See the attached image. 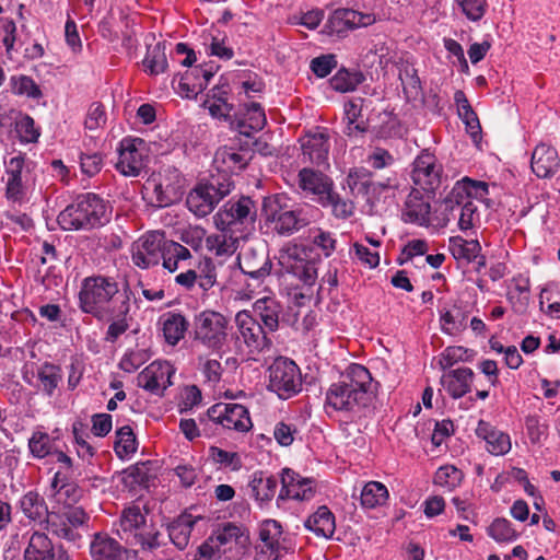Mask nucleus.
Returning <instances> with one entry per match:
<instances>
[{
    "instance_id": "f704fd0d",
    "label": "nucleus",
    "mask_w": 560,
    "mask_h": 560,
    "mask_svg": "<svg viewBox=\"0 0 560 560\" xmlns=\"http://www.w3.org/2000/svg\"><path fill=\"white\" fill-rule=\"evenodd\" d=\"M277 488V478L262 471H255L247 486L248 495L254 499L259 506L268 504L273 499Z\"/></svg>"
},
{
    "instance_id": "a19ab883",
    "label": "nucleus",
    "mask_w": 560,
    "mask_h": 560,
    "mask_svg": "<svg viewBox=\"0 0 560 560\" xmlns=\"http://www.w3.org/2000/svg\"><path fill=\"white\" fill-rule=\"evenodd\" d=\"M205 50L210 56H215L223 60H230L234 56L232 47L226 44L224 33L215 27L205 31L201 35Z\"/></svg>"
},
{
    "instance_id": "8fccbe9b",
    "label": "nucleus",
    "mask_w": 560,
    "mask_h": 560,
    "mask_svg": "<svg viewBox=\"0 0 560 560\" xmlns=\"http://www.w3.org/2000/svg\"><path fill=\"white\" fill-rule=\"evenodd\" d=\"M448 250L457 261L470 262L479 256L481 246L477 240L467 241L462 236H452L448 240Z\"/></svg>"
},
{
    "instance_id": "13d9d810",
    "label": "nucleus",
    "mask_w": 560,
    "mask_h": 560,
    "mask_svg": "<svg viewBox=\"0 0 560 560\" xmlns=\"http://www.w3.org/2000/svg\"><path fill=\"white\" fill-rule=\"evenodd\" d=\"M487 534L499 544L513 542L520 536L513 524L503 517L493 520L487 528Z\"/></svg>"
},
{
    "instance_id": "338daca9",
    "label": "nucleus",
    "mask_w": 560,
    "mask_h": 560,
    "mask_svg": "<svg viewBox=\"0 0 560 560\" xmlns=\"http://www.w3.org/2000/svg\"><path fill=\"white\" fill-rule=\"evenodd\" d=\"M347 184L353 194L368 196L375 189L376 184L370 179V174L364 168L351 170L347 177Z\"/></svg>"
},
{
    "instance_id": "e2e57ef3",
    "label": "nucleus",
    "mask_w": 560,
    "mask_h": 560,
    "mask_svg": "<svg viewBox=\"0 0 560 560\" xmlns=\"http://www.w3.org/2000/svg\"><path fill=\"white\" fill-rule=\"evenodd\" d=\"M148 191H152L155 196L159 207H166L173 201L174 187L165 184L161 174L151 175L144 185Z\"/></svg>"
},
{
    "instance_id": "603ef678",
    "label": "nucleus",
    "mask_w": 560,
    "mask_h": 560,
    "mask_svg": "<svg viewBox=\"0 0 560 560\" xmlns=\"http://www.w3.org/2000/svg\"><path fill=\"white\" fill-rule=\"evenodd\" d=\"M130 310V300L126 302V310L121 308V313H119L120 308L115 306L108 314V317L103 320L110 322L107 332H106V341L115 342L122 334L127 331L129 328L128 323V313Z\"/></svg>"
},
{
    "instance_id": "9b49d317",
    "label": "nucleus",
    "mask_w": 560,
    "mask_h": 560,
    "mask_svg": "<svg viewBox=\"0 0 560 560\" xmlns=\"http://www.w3.org/2000/svg\"><path fill=\"white\" fill-rule=\"evenodd\" d=\"M279 262L288 273L302 282L310 295L318 275L316 264L306 258L305 252L298 246L288 247L280 253Z\"/></svg>"
},
{
    "instance_id": "6e6d98bb",
    "label": "nucleus",
    "mask_w": 560,
    "mask_h": 560,
    "mask_svg": "<svg viewBox=\"0 0 560 560\" xmlns=\"http://www.w3.org/2000/svg\"><path fill=\"white\" fill-rule=\"evenodd\" d=\"M47 528L59 538L74 540L77 533L71 530L62 508L52 506L47 520Z\"/></svg>"
},
{
    "instance_id": "bf43d9fd",
    "label": "nucleus",
    "mask_w": 560,
    "mask_h": 560,
    "mask_svg": "<svg viewBox=\"0 0 560 560\" xmlns=\"http://www.w3.org/2000/svg\"><path fill=\"white\" fill-rule=\"evenodd\" d=\"M464 479V474L456 466L447 464L438 468L434 474V485L445 489L446 491H452L458 486H460Z\"/></svg>"
},
{
    "instance_id": "4468645a",
    "label": "nucleus",
    "mask_w": 560,
    "mask_h": 560,
    "mask_svg": "<svg viewBox=\"0 0 560 560\" xmlns=\"http://www.w3.org/2000/svg\"><path fill=\"white\" fill-rule=\"evenodd\" d=\"M282 526L275 520L264 521L259 528V541L255 546L254 560H279L285 549Z\"/></svg>"
},
{
    "instance_id": "680f3d73",
    "label": "nucleus",
    "mask_w": 560,
    "mask_h": 560,
    "mask_svg": "<svg viewBox=\"0 0 560 560\" xmlns=\"http://www.w3.org/2000/svg\"><path fill=\"white\" fill-rule=\"evenodd\" d=\"M454 8L469 22L481 21L488 12V0H453Z\"/></svg>"
},
{
    "instance_id": "864d4df0",
    "label": "nucleus",
    "mask_w": 560,
    "mask_h": 560,
    "mask_svg": "<svg viewBox=\"0 0 560 560\" xmlns=\"http://www.w3.org/2000/svg\"><path fill=\"white\" fill-rule=\"evenodd\" d=\"M389 493L386 486L380 481L365 483L361 491V505L364 509H375L386 504Z\"/></svg>"
},
{
    "instance_id": "c85d7f7f",
    "label": "nucleus",
    "mask_w": 560,
    "mask_h": 560,
    "mask_svg": "<svg viewBox=\"0 0 560 560\" xmlns=\"http://www.w3.org/2000/svg\"><path fill=\"white\" fill-rule=\"evenodd\" d=\"M476 435L486 442L487 451L494 456L505 455L512 447L510 435L485 420H479Z\"/></svg>"
},
{
    "instance_id": "b1692460",
    "label": "nucleus",
    "mask_w": 560,
    "mask_h": 560,
    "mask_svg": "<svg viewBox=\"0 0 560 560\" xmlns=\"http://www.w3.org/2000/svg\"><path fill=\"white\" fill-rule=\"evenodd\" d=\"M299 187L322 203L332 190L334 182L322 172L304 167L299 172Z\"/></svg>"
},
{
    "instance_id": "412c9836",
    "label": "nucleus",
    "mask_w": 560,
    "mask_h": 560,
    "mask_svg": "<svg viewBox=\"0 0 560 560\" xmlns=\"http://www.w3.org/2000/svg\"><path fill=\"white\" fill-rule=\"evenodd\" d=\"M62 370L59 365L44 362L33 371L35 382L27 376V372L23 375V380L45 396L52 397L62 382Z\"/></svg>"
},
{
    "instance_id": "7c9ffc66",
    "label": "nucleus",
    "mask_w": 560,
    "mask_h": 560,
    "mask_svg": "<svg viewBox=\"0 0 560 560\" xmlns=\"http://www.w3.org/2000/svg\"><path fill=\"white\" fill-rule=\"evenodd\" d=\"M560 166L558 151L546 143L536 145L532 154L530 167L539 178L551 177Z\"/></svg>"
},
{
    "instance_id": "20e7f679",
    "label": "nucleus",
    "mask_w": 560,
    "mask_h": 560,
    "mask_svg": "<svg viewBox=\"0 0 560 560\" xmlns=\"http://www.w3.org/2000/svg\"><path fill=\"white\" fill-rule=\"evenodd\" d=\"M231 330L230 319L220 312L205 310L195 316L194 339L210 351H223L230 343Z\"/></svg>"
},
{
    "instance_id": "a18cd8bd",
    "label": "nucleus",
    "mask_w": 560,
    "mask_h": 560,
    "mask_svg": "<svg viewBox=\"0 0 560 560\" xmlns=\"http://www.w3.org/2000/svg\"><path fill=\"white\" fill-rule=\"evenodd\" d=\"M22 513L31 521H46L49 511L43 497L36 491H28L19 501Z\"/></svg>"
},
{
    "instance_id": "de8ad7c7",
    "label": "nucleus",
    "mask_w": 560,
    "mask_h": 560,
    "mask_svg": "<svg viewBox=\"0 0 560 560\" xmlns=\"http://www.w3.org/2000/svg\"><path fill=\"white\" fill-rule=\"evenodd\" d=\"M161 259L163 261V268L173 273L183 267L186 261L191 259V254L184 245L177 242L166 241Z\"/></svg>"
},
{
    "instance_id": "5701e85b",
    "label": "nucleus",
    "mask_w": 560,
    "mask_h": 560,
    "mask_svg": "<svg viewBox=\"0 0 560 560\" xmlns=\"http://www.w3.org/2000/svg\"><path fill=\"white\" fill-rule=\"evenodd\" d=\"M212 75L211 72L196 67L186 70L180 77L174 78L172 84L182 97L195 98L206 89Z\"/></svg>"
},
{
    "instance_id": "58836bf2",
    "label": "nucleus",
    "mask_w": 560,
    "mask_h": 560,
    "mask_svg": "<svg viewBox=\"0 0 560 560\" xmlns=\"http://www.w3.org/2000/svg\"><path fill=\"white\" fill-rule=\"evenodd\" d=\"M200 520H202L200 516L183 513L168 525V537L179 550L188 546L192 527Z\"/></svg>"
},
{
    "instance_id": "774afa93",
    "label": "nucleus",
    "mask_w": 560,
    "mask_h": 560,
    "mask_svg": "<svg viewBox=\"0 0 560 560\" xmlns=\"http://www.w3.org/2000/svg\"><path fill=\"white\" fill-rule=\"evenodd\" d=\"M211 92L212 94H207L202 101V107L208 109L213 118H226L232 109L231 105L220 95L219 89H213Z\"/></svg>"
},
{
    "instance_id": "c756f323",
    "label": "nucleus",
    "mask_w": 560,
    "mask_h": 560,
    "mask_svg": "<svg viewBox=\"0 0 560 560\" xmlns=\"http://www.w3.org/2000/svg\"><path fill=\"white\" fill-rule=\"evenodd\" d=\"M92 560H125L128 550L108 534L97 533L90 544Z\"/></svg>"
},
{
    "instance_id": "0e129e2a",
    "label": "nucleus",
    "mask_w": 560,
    "mask_h": 560,
    "mask_svg": "<svg viewBox=\"0 0 560 560\" xmlns=\"http://www.w3.org/2000/svg\"><path fill=\"white\" fill-rule=\"evenodd\" d=\"M243 536L242 528L233 523H228L215 530L210 537L224 551L231 549L233 545L238 544Z\"/></svg>"
},
{
    "instance_id": "4be33fe9",
    "label": "nucleus",
    "mask_w": 560,
    "mask_h": 560,
    "mask_svg": "<svg viewBox=\"0 0 560 560\" xmlns=\"http://www.w3.org/2000/svg\"><path fill=\"white\" fill-rule=\"evenodd\" d=\"M281 482L282 488L278 495V501L285 499L308 501L315 494L313 481L307 478H302L289 468L283 469Z\"/></svg>"
},
{
    "instance_id": "9d476101",
    "label": "nucleus",
    "mask_w": 560,
    "mask_h": 560,
    "mask_svg": "<svg viewBox=\"0 0 560 560\" xmlns=\"http://www.w3.org/2000/svg\"><path fill=\"white\" fill-rule=\"evenodd\" d=\"M150 149L141 138L126 137L119 142L117 171L124 176L137 177L147 167Z\"/></svg>"
},
{
    "instance_id": "4d7b16f0",
    "label": "nucleus",
    "mask_w": 560,
    "mask_h": 560,
    "mask_svg": "<svg viewBox=\"0 0 560 560\" xmlns=\"http://www.w3.org/2000/svg\"><path fill=\"white\" fill-rule=\"evenodd\" d=\"M138 448L136 435L130 425H124L116 431L114 450L120 459H129Z\"/></svg>"
},
{
    "instance_id": "7ed1b4c3",
    "label": "nucleus",
    "mask_w": 560,
    "mask_h": 560,
    "mask_svg": "<svg viewBox=\"0 0 560 560\" xmlns=\"http://www.w3.org/2000/svg\"><path fill=\"white\" fill-rule=\"evenodd\" d=\"M108 221L104 201L95 194H85L62 210L57 222L65 231L93 229Z\"/></svg>"
},
{
    "instance_id": "ea45409f",
    "label": "nucleus",
    "mask_w": 560,
    "mask_h": 560,
    "mask_svg": "<svg viewBox=\"0 0 560 560\" xmlns=\"http://www.w3.org/2000/svg\"><path fill=\"white\" fill-rule=\"evenodd\" d=\"M282 307L272 296H264L254 303V313L262 323L265 329L273 332L279 327V318Z\"/></svg>"
},
{
    "instance_id": "5fc2aeb1",
    "label": "nucleus",
    "mask_w": 560,
    "mask_h": 560,
    "mask_svg": "<svg viewBox=\"0 0 560 560\" xmlns=\"http://www.w3.org/2000/svg\"><path fill=\"white\" fill-rule=\"evenodd\" d=\"M144 71L150 75H158L166 71L167 59L164 47L158 43L149 45L144 59L142 60Z\"/></svg>"
},
{
    "instance_id": "69168bd1",
    "label": "nucleus",
    "mask_w": 560,
    "mask_h": 560,
    "mask_svg": "<svg viewBox=\"0 0 560 560\" xmlns=\"http://www.w3.org/2000/svg\"><path fill=\"white\" fill-rule=\"evenodd\" d=\"M73 443L78 456L86 462H90L95 454V448L89 442L90 435L84 429L83 423L74 422L72 424Z\"/></svg>"
},
{
    "instance_id": "a211bd4d",
    "label": "nucleus",
    "mask_w": 560,
    "mask_h": 560,
    "mask_svg": "<svg viewBox=\"0 0 560 560\" xmlns=\"http://www.w3.org/2000/svg\"><path fill=\"white\" fill-rule=\"evenodd\" d=\"M252 159V151L244 147L224 145L217 150L213 158V165L218 171L215 177H228L231 174L243 170Z\"/></svg>"
},
{
    "instance_id": "2f4dec72",
    "label": "nucleus",
    "mask_w": 560,
    "mask_h": 560,
    "mask_svg": "<svg viewBox=\"0 0 560 560\" xmlns=\"http://www.w3.org/2000/svg\"><path fill=\"white\" fill-rule=\"evenodd\" d=\"M147 517L139 505H130L124 509L119 518V537L131 544L141 532L145 529Z\"/></svg>"
},
{
    "instance_id": "ddd939ff",
    "label": "nucleus",
    "mask_w": 560,
    "mask_h": 560,
    "mask_svg": "<svg viewBox=\"0 0 560 560\" xmlns=\"http://www.w3.org/2000/svg\"><path fill=\"white\" fill-rule=\"evenodd\" d=\"M442 172V165L435 155L423 150L413 161L411 178L416 189L427 194L434 192L440 187Z\"/></svg>"
},
{
    "instance_id": "72a5a7b5",
    "label": "nucleus",
    "mask_w": 560,
    "mask_h": 560,
    "mask_svg": "<svg viewBox=\"0 0 560 560\" xmlns=\"http://www.w3.org/2000/svg\"><path fill=\"white\" fill-rule=\"evenodd\" d=\"M376 22L373 13H363L352 9L336 10L330 19L332 28L338 32L366 27Z\"/></svg>"
},
{
    "instance_id": "49530a36",
    "label": "nucleus",
    "mask_w": 560,
    "mask_h": 560,
    "mask_svg": "<svg viewBox=\"0 0 560 560\" xmlns=\"http://www.w3.org/2000/svg\"><path fill=\"white\" fill-rule=\"evenodd\" d=\"M0 47L4 48L8 59H16L22 42L18 36V27L13 20L0 19Z\"/></svg>"
},
{
    "instance_id": "052dcab7",
    "label": "nucleus",
    "mask_w": 560,
    "mask_h": 560,
    "mask_svg": "<svg viewBox=\"0 0 560 560\" xmlns=\"http://www.w3.org/2000/svg\"><path fill=\"white\" fill-rule=\"evenodd\" d=\"M440 323L443 332L454 336L466 328L467 315L460 307L454 306L441 315Z\"/></svg>"
},
{
    "instance_id": "3c124183",
    "label": "nucleus",
    "mask_w": 560,
    "mask_h": 560,
    "mask_svg": "<svg viewBox=\"0 0 560 560\" xmlns=\"http://www.w3.org/2000/svg\"><path fill=\"white\" fill-rule=\"evenodd\" d=\"M233 89L240 102L245 98L259 96L265 89L262 80L257 74L244 73L233 83Z\"/></svg>"
},
{
    "instance_id": "6ab92c4d",
    "label": "nucleus",
    "mask_w": 560,
    "mask_h": 560,
    "mask_svg": "<svg viewBox=\"0 0 560 560\" xmlns=\"http://www.w3.org/2000/svg\"><path fill=\"white\" fill-rule=\"evenodd\" d=\"M235 324L245 345L250 351L260 352L269 348L270 340L267 337V330L262 327L248 311H240L235 315Z\"/></svg>"
},
{
    "instance_id": "79ce46f5",
    "label": "nucleus",
    "mask_w": 560,
    "mask_h": 560,
    "mask_svg": "<svg viewBox=\"0 0 560 560\" xmlns=\"http://www.w3.org/2000/svg\"><path fill=\"white\" fill-rule=\"evenodd\" d=\"M59 446V430L54 434L36 430L28 440V450L33 457L42 459L52 455Z\"/></svg>"
},
{
    "instance_id": "dca6fc26",
    "label": "nucleus",
    "mask_w": 560,
    "mask_h": 560,
    "mask_svg": "<svg viewBox=\"0 0 560 560\" xmlns=\"http://www.w3.org/2000/svg\"><path fill=\"white\" fill-rule=\"evenodd\" d=\"M5 196L14 202H22L27 194L31 182L30 170L23 155L19 154L4 162Z\"/></svg>"
},
{
    "instance_id": "2eb2a0df",
    "label": "nucleus",
    "mask_w": 560,
    "mask_h": 560,
    "mask_svg": "<svg viewBox=\"0 0 560 560\" xmlns=\"http://www.w3.org/2000/svg\"><path fill=\"white\" fill-rule=\"evenodd\" d=\"M208 417L223 429L237 432H247L253 425L248 410L240 404H215L208 409Z\"/></svg>"
},
{
    "instance_id": "4c0bfd02",
    "label": "nucleus",
    "mask_w": 560,
    "mask_h": 560,
    "mask_svg": "<svg viewBox=\"0 0 560 560\" xmlns=\"http://www.w3.org/2000/svg\"><path fill=\"white\" fill-rule=\"evenodd\" d=\"M304 526L317 537L331 538L336 529L335 515L326 505L318 506L305 520Z\"/></svg>"
},
{
    "instance_id": "bb28decb",
    "label": "nucleus",
    "mask_w": 560,
    "mask_h": 560,
    "mask_svg": "<svg viewBox=\"0 0 560 560\" xmlns=\"http://www.w3.org/2000/svg\"><path fill=\"white\" fill-rule=\"evenodd\" d=\"M303 161L324 165L328 160L329 141L325 130L310 132L301 139Z\"/></svg>"
},
{
    "instance_id": "f257e3e1",
    "label": "nucleus",
    "mask_w": 560,
    "mask_h": 560,
    "mask_svg": "<svg viewBox=\"0 0 560 560\" xmlns=\"http://www.w3.org/2000/svg\"><path fill=\"white\" fill-rule=\"evenodd\" d=\"M373 393L370 371L361 364L352 363L340 380L330 384L326 390L324 409L329 416L332 412L357 415L371 402Z\"/></svg>"
},
{
    "instance_id": "39448f33",
    "label": "nucleus",
    "mask_w": 560,
    "mask_h": 560,
    "mask_svg": "<svg viewBox=\"0 0 560 560\" xmlns=\"http://www.w3.org/2000/svg\"><path fill=\"white\" fill-rule=\"evenodd\" d=\"M284 197L280 195L265 198L262 211L268 228L279 235H292L308 224V219L302 209H291L283 203Z\"/></svg>"
},
{
    "instance_id": "aec40b11",
    "label": "nucleus",
    "mask_w": 560,
    "mask_h": 560,
    "mask_svg": "<svg viewBox=\"0 0 560 560\" xmlns=\"http://www.w3.org/2000/svg\"><path fill=\"white\" fill-rule=\"evenodd\" d=\"M23 558L24 560H71L61 546H55L45 533L38 530L31 534Z\"/></svg>"
},
{
    "instance_id": "f3484780",
    "label": "nucleus",
    "mask_w": 560,
    "mask_h": 560,
    "mask_svg": "<svg viewBox=\"0 0 560 560\" xmlns=\"http://www.w3.org/2000/svg\"><path fill=\"white\" fill-rule=\"evenodd\" d=\"M175 372L168 361L155 360L138 375V385L152 394L161 395L173 384Z\"/></svg>"
},
{
    "instance_id": "09e8293b",
    "label": "nucleus",
    "mask_w": 560,
    "mask_h": 560,
    "mask_svg": "<svg viewBox=\"0 0 560 560\" xmlns=\"http://www.w3.org/2000/svg\"><path fill=\"white\" fill-rule=\"evenodd\" d=\"M363 103L364 101L358 97L345 104V117L347 120L345 132L348 136L361 135L368 129V124L362 115Z\"/></svg>"
},
{
    "instance_id": "a878e982",
    "label": "nucleus",
    "mask_w": 560,
    "mask_h": 560,
    "mask_svg": "<svg viewBox=\"0 0 560 560\" xmlns=\"http://www.w3.org/2000/svg\"><path fill=\"white\" fill-rule=\"evenodd\" d=\"M475 373L469 368H458L442 374L440 383L453 398L459 399L471 390Z\"/></svg>"
},
{
    "instance_id": "473e14b6",
    "label": "nucleus",
    "mask_w": 560,
    "mask_h": 560,
    "mask_svg": "<svg viewBox=\"0 0 560 560\" xmlns=\"http://www.w3.org/2000/svg\"><path fill=\"white\" fill-rule=\"evenodd\" d=\"M241 271L259 284L271 271L272 264L267 255L258 254L255 249H247L238 257Z\"/></svg>"
},
{
    "instance_id": "c03bdc74",
    "label": "nucleus",
    "mask_w": 560,
    "mask_h": 560,
    "mask_svg": "<svg viewBox=\"0 0 560 560\" xmlns=\"http://www.w3.org/2000/svg\"><path fill=\"white\" fill-rule=\"evenodd\" d=\"M162 331L166 342L175 346L188 329L187 319L179 313L168 312L162 317Z\"/></svg>"
},
{
    "instance_id": "1a4fd4ad",
    "label": "nucleus",
    "mask_w": 560,
    "mask_h": 560,
    "mask_svg": "<svg viewBox=\"0 0 560 560\" xmlns=\"http://www.w3.org/2000/svg\"><path fill=\"white\" fill-rule=\"evenodd\" d=\"M268 388L281 399H288L298 394L302 389V375L299 366L290 359H276L269 368Z\"/></svg>"
},
{
    "instance_id": "f8f14e48",
    "label": "nucleus",
    "mask_w": 560,
    "mask_h": 560,
    "mask_svg": "<svg viewBox=\"0 0 560 560\" xmlns=\"http://www.w3.org/2000/svg\"><path fill=\"white\" fill-rule=\"evenodd\" d=\"M165 243L162 232L152 231L143 234L131 245L132 264L141 269L156 266L161 260Z\"/></svg>"
},
{
    "instance_id": "6e6552de",
    "label": "nucleus",
    "mask_w": 560,
    "mask_h": 560,
    "mask_svg": "<svg viewBox=\"0 0 560 560\" xmlns=\"http://www.w3.org/2000/svg\"><path fill=\"white\" fill-rule=\"evenodd\" d=\"M457 219V226L462 232H470L480 225V212L472 200L447 197L440 205L434 220L440 228L446 226L452 220Z\"/></svg>"
},
{
    "instance_id": "0eeeda50",
    "label": "nucleus",
    "mask_w": 560,
    "mask_h": 560,
    "mask_svg": "<svg viewBox=\"0 0 560 560\" xmlns=\"http://www.w3.org/2000/svg\"><path fill=\"white\" fill-rule=\"evenodd\" d=\"M218 230H233L247 235L256 220L255 202L249 197L231 199L213 217Z\"/></svg>"
},
{
    "instance_id": "37998d69",
    "label": "nucleus",
    "mask_w": 560,
    "mask_h": 560,
    "mask_svg": "<svg viewBox=\"0 0 560 560\" xmlns=\"http://www.w3.org/2000/svg\"><path fill=\"white\" fill-rule=\"evenodd\" d=\"M450 194L452 198L485 201L489 194V186L486 182L464 177L455 183Z\"/></svg>"
},
{
    "instance_id": "f03ea898",
    "label": "nucleus",
    "mask_w": 560,
    "mask_h": 560,
    "mask_svg": "<svg viewBox=\"0 0 560 560\" xmlns=\"http://www.w3.org/2000/svg\"><path fill=\"white\" fill-rule=\"evenodd\" d=\"M129 295L126 291H120L118 283L107 277L93 276L83 279L79 293L81 310L91 314L97 319L108 317V314L115 306L126 310V302Z\"/></svg>"
},
{
    "instance_id": "423d86ee",
    "label": "nucleus",
    "mask_w": 560,
    "mask_h": 560,
    "mask_svg": "<svg viewBox=\"0 0 560 560\" xmlns=\"http://www.w3.org/2000/svg\"><path fill=\"white\" fill-rule=\"evenodd\" d=\"M233 188V182L228 177H215L199 183L187 196L186 205L197 217L203 218L211 213L221 199Z\"/></svg>"
},
{
    "instance_id": "393cba45",
    "label": "nucleus",
    "mask_w": 560,
    "mask_h": 560,
    "mask_svg": "<svg viewBox=\"0 0 560 560\" xmlns=\"http://www.w3.org/2000/svg\"><path fill=\"white\" fill-rule=\"evenodd\" d=\"M235 124L240 133L249 137L260 131L267 124L264 108L257 102L243 103L235 117Z\"/></svg>"
},
{
    "instance_id": "c9c22d12",
    "label": "nucleus",
    "mask_w": 560,
    "mask_h": 560,
    "mask_svg": "<svg viewBox=\"0 0 560 560\" xmlns=\"http://www.w3.org/2000/svg\"><path fill=\"white\" fill-rule=\"evenodd\" d=\"M246 235L233 230H219V233L207 236V248L215 256H231L238 248L240 241Z\"/></svg>"
},
{
    "instance_id": "e433bc0d",
    "label": "nucleus",
    "mask_w": 560,
    "mask_h": 560,
    "mask_svg": "<svg viewBox=\"0 0 560 560\" xmlns=\"http://www.w3.org/2000/svg\"><path fill=\"white\" fill-rule=\"evenodd\" d=\"M60 476V471L55 474L50 483L49 495L58 505L57 508H71L81 499L82 490L73 482H63Z\"/></svg>"
},
{
    "instance_id": "cd10ccee",
    "label": "nucleus",
    "mask_w": 560,
    "mask_h": 560,
    "mask_svg": "<svg viewBox=\"0 0 560 560\" xmlns=\"http://www.w3.org/2000/svg\"><path fill=\"white\" fill-rule=\"evenodd\" d=\"M430 211L429 200L419 189H412L406 199L401 218L406 223L428 226L431 224Z\"/></svg>"
}]
</instances>
